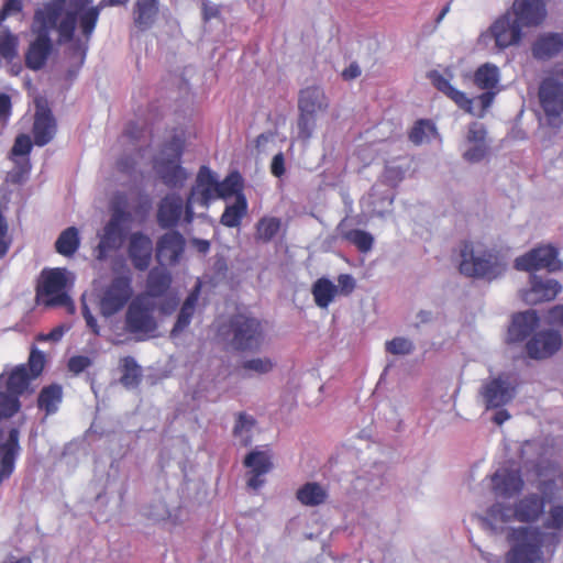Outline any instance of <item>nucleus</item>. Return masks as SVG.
I'll return each instance as SVG.
<instances>
[{
    "mask_svg": "<svg viewBox=\"0 0 563 563\" xmlns=\"http://www.w3.org/2000/svg\"><path fill=\"white\" fill-rule=\"evenodd\" d=\"M185 246L186 240L179 232H166L156 242V261L163 266H174L179 263Z\"/></svg>",
    "mask_w": 563,
    "mask_h": 563,
    "instance_id": "15",
    "label": "nucleus"
},
{
    "mask_svg": "<svg viewBox=\"0 0 563 563\" xmlns=\"http://www.w3.org/2000/svg\"><path fill=\"white\" fill-rule=\"evenodd\" d=\"M155 309V302L147 296H139L132 300L124 318L126 332L136 335L139 340H144L153 334L157 330Z\"/></svg>",
    "mask_w": 563,
    "mask_h": 563,
    "instance_id": "7",
    "label": "nucleus"
},
{
    "mask_svg": "<svg viewBox=\"0 0 563 563\" xmlns=\"http://www.w3.org/2000/svg\"><path fill=\"white\" fill-rule=\"evenodd\" d=\"M91 363L92 362L88 356L75 355L69 358L67 366L71 373L78 375L86 368H88L91 365Z\"/></svg>",
    "mask_w": 563,
    "mask_h": 563,
    "instance_id": "56",
    "label": "nucleus"
},
{
    "mask_svg": "<svg viewBox=\"0 0 563 563\" xmlns=\"http://www.w3.org/2000/svg\"><path fill=\"white\" fill-rule=\"evenodd\" d=\"M548 528L562 529L563 528V506H553L549 512Z\"/></svg>",
    "mask_w": 563,
    "mask_h": 563,
    "instance_id": "59",
    "label": "nucleus"
},
{
    "mask_svg": "<svg viewBox=\"0 0 563 563\" xmlns=\"http://www.w3.org/2000/svg\"><path fill=\"white\" fill-rule=\"evenodd\" d=\"M184 147V137L181 135H173L172 139L165 143L163 152H169L174 158H181Z\"/></svg>",
    "mask_w": 563,
    "mask_h": 563,
    "instance_id": "54",
    "label": "nucleus"
},
{
    "mask_svg": "<svg viewBox=\"0 0 563 563\" xmlns=\"http://www.w3.org/2000/svg\"><path fill=\"white\" fill-rule=\"evenodd\" d=\"M522 38V29L511 16L510 11H506L497 18L493 24L477 37L479 46H487L492 40L498 49H505L517 45Z\"/></svg>",
    "mask_w": 563,
    "mask_h": 563,
    "instance_id": "9",
    "label": "nucleus"
},
{
    "mask_svg": "<svg viewBox=\"0 0 563 563\" xmlns=\"http://www.w3.org/2000/svg\"><path fill=\"white\" fill-rule=\"evenodd\" d=\"M486 129L484 124L472 122L468 125L466 140L471 144H486Z\"/></svg>",
    "mask_w": 563,
    "mask_h": 563,
    "instance_id": "52",
    "label": "nucleus"
},
{
    "mask_svg": "<svg viewBox=\"0 0 563 563\" xmlns=\"http://www.w3.org/2000/svg\"><path fill=\"white\" fill-rule=\"evenodd\" d=\"M128 255L136 271L145 272L152 262L153 242L143 232H134L129 238Z\"/></svg>",
    "mask_w": 563,
    "mask_h": 563,
    "instance_id": "19",
    "label": "nucleus"
},
{
    "mask_svg": "<svg viewBox=\"0 0 563 563\" xmlns=\"http://www.w3.org/2000/svg\"><path fill=\"white\" fill-rule=\"evenodd\" d=\"M341 238L353 244L361 253H368L374 245V236L369 232L360 229L343 231Z\"/></svg>",
    "mask_w": 563,
    "mask_h": 563,
    "instance_id": "40",
    "label": "nucleus"
},
{
    "mask_svg": "<svg viewBox=\"0 0 563 563\" xmlns=\"http://www.w3.org/2000/svg\"><path fill=\"white\" fill-rule=\"evenodd\" d=\"M486 409H497L509 404L515 397V387L501 376L485 382L479 390Z\"/></svg>",
    "mask_w": 563,
    "mask_h": 563,
    "instance_id": "17",
    "label": "nucleus"
},
{
    "mask_svg": "<svg viewBox=\"0 0 563 563\" xmlns=\"http://www.w3.org/2000/svg\"><path fill=\"white\" fill-rule=\"evenodd\" d=\"M275 366V363L269 357H257L247 360L242 363V368L245 371H252L257 374H267Z\"/></svg>",
    "mask_w": 563,
    "mask_h": 563,
    "instance_id": "49",
    "label": "nucleus"
},
{
    "mask_svg": "<svg viewBox=\"0 0 563 563\" xmlns=\"http://www.w3.org/2000/svg\"><path fill=\"white\" fill-rule=\"evenodd\" d=\"M217 178L214 173L206 165H202L197 174L196 184L191 188L186 200V222L194 220V203L198 201L200 205L208 207L216 199Z\"/></svg>",
    "mask_w": 563,
    "mask_h": 563,
    "instance_id": "10",
    "label": "nucleus"
},
{
    "mask_svg": "<svg viewBox=\"0 0 563 563\" xmlns=\"http://www.w3.org/2000/svg\"><path fill=\"white\" fill-rule=\"evenodd\" d=\"M99 312L104 318H110L120 312L133 296L132 277L120 275L109 283L93 288Z\"/></svg>",
    "mask_w": 563,
    "mask_h": 563,
    "instance_id": "4",
    "label": "nucleus"
},
{
    "mask_svg": "<svg viewBox=\"0 0 563 563\" xmlns=\"http://www.w3.org/2000/svg\"><path fill=\"white\" fill-rule=\"evenodd\" d=\"M489 516L496 521L506 523L515 519V508L498 503L492 506Z\"/></svg>",
    "mask_w": 563,
    "mask_h": 563,
    "instance_id": "51",
    "label": "nucleus"
},
{
    "mask_svg": "<svg viewBox=\"0 0 563 563\" xmlns=\"http://www.w3.org/2000/svg\"><path fill=\"white\" fill-rule=\"evenodd\" d=\"M340 292L342 295H350L355 288V279L350 274H341L338 277Z\"/></svg>",
    "mask_w": 563,
    "mask_h": 563,
    "instance_id": "61",
    "label": "nucleus"
},
{
    "mask_svg": "<svg viewBox=\"0 0 563 563\" xmlns=\"http://www.w3.org/2000/svg\"><path fill=\"white\" fill-rule=\"evenodd\" d=\"M561 346L562 336L558 331L542 330L526 342V352L530 358L541 361L553 356Z\"/></svg>",
    "mask_w": 563,
    "mask_h": 563,
    "instance_id": "14",
    "label": "nucleus"
},
{
    "mask_svg": "<svg viewBox=\"0 0 563 563\" xmlns=\"http://www.w3.org/2000/svg\"><path fill=\"white\" fill-rule=\"evenodd\" d=\"M545 500L538 494H530L521 498L515 505V519L532 523L539 520L544 512Z\"/></svg>",
    "mask_w": 563,
    "mask_h": 563,
    "instance_id": "27",
    "label": "nucleus"
},
{
    "mask_svg": "<svg viewBox=\"0 0 563 563\" xmlns=\"http://www.w3.org/2000/svg\"><path fill=\"white\" fill-rule=\"evenodd\" d=\"M538 95L548 123L559 126L563 113V84L551 77L544 78L540 84Z\"/></svg>",
    "mask_w": 563,
    "mask_h": 563,
    "instance_id": "13",
    "label": "nucleus"
},
{
    "mask_svg": "<svg viewBox=\"0 0 563 563\" xmlns=\"http://www.w3.org/2000/svg\"><path fill=\"white\" fill-rule=\"evenodd\" d=\"M63 387L59 384L53 383L44 386L37 396V407L46 416L54 415L63 401Z\"/></svg>",
    "mask_w": 563,
    "mask_h": 563,
    "instance_id": "32",
    "label": "nucleus"
},
{
    "mask_svg": "<svg viewBox=\"0 0 563 563\" xmlns=\"http://www.w3.org/2000/svg\"><path fill=\"white\" fill-rule=\"evenodd\" d=\"M136 162L130 155L122 156L117 162V169L124 174H131L135 168Z\"/></svg>",
    "mask_w": 563,
    "mask_h": 563,
    "instance_id": "64",
    "label": "nucleus"
},
{
    "mask_svg": "<svg viewBox=\"0 0 563 563\" xmlns=\"http://www.w3.org/2000/svg\"><path fill=\"white\" fill-rule=\"evenodd\" d=\"M144 133V125H139L136 122H129L120 140L124 145L131 144L134 146L135 150L140 151L137 143L141 140V137H143Z\"/></svg>",
    "mask_w": 563,
    "mask_h": 563,
    "instance_id": "47",
    "label": "nucleus"
},
{
    "mask_svg": "<svg viewBox=\"0 0 563 563\" xmlns=\"http://www.w3.org/2000/svg\"><path fill=\"white\" fill-rule=\"evenodd\" d=\"M200 295V285L198 284L187 296L181 308L179 310L177 320L172 329V336H176L181 333L191 322V319L196 311Z\"/></svg>",
    "mask_w": 563,
    "mask_h": 563,
    "instance_id": "30",
    "label": "nucleus"
},
{
    "mask_svg": "<svg viewBox=\"0 0 563 563\" xmlns=\"http://www.w3.org/2000/svg\"><path fill=\"white\" fill-rule=\"evenodd\" d=\"M129 0H101L92 7V0H51L37 9L34 22L38 24L36 38L30 44L25 54V65L33 70L41 69L52 52L49 32L57 30L62 42L74 38L77 23L86 40L95 31L101 10L106 5H123Z\"/></svg>",
    "mask_w": 563,
    "mask_h": 563,
    "instance_id": "1",
    "label": "nucleus"
},
{
    "mask_svg": "<svg viewBox=\"0 0 563 563\" xmlns=\"http://www.w3.org/2000/svg\"><path fill=\"white\" fill-rule=\"evenodd\" d=\"M19 439V429L11 428L5 441L0 444V485L14 472L15 461L21 451Z\"/></svg>",
    "mask_w": 563,
    "mask_h": 563,
    "instance_id": "23",
    "label": "nucleus"
},
{
    "mask_svg": "<svg viewBox=\"0 0 563 563\" xmlns=\"http://www.w3.org/2000/svg\"><path fill=\"white\" fill-rule=\"evenodd\" d=\"M460 255V272L468 277L494 279L505 269V267L497 261V257L490 253L484 254L483 256H476L474 254V246L468 241H464L462 243Z\"/></svg>",
    "mask_w": 563,
    "mask_h": 563,
    "instance_id": "8",
    "label": "nucleus"
},
{
    "mask_svg": "<svg viewBox=\"0 0 563 563\" xmlns=\"http://www.w3.org/2000/svg\"><path fill=\"white\" fill-rule=\"evenodd\" d=\"M22 0H4L0 10V24L9 16L22 12Z\"/></svg>",
    "mask_w": 563,
    "mask_h": 563,
    "instance_id": "55",
    "label": "nucleus"
},
{
    "mask_svg": "<svg viewBox=\"0 0 563 563\" xmlns=\"http://www.w3.org/2000/svg\"><path fill=\"white\" fill-rule=\"evenodd\" d=\"M329 108L328 98L322 88L318 86L306 87L298 97V137L307 141L312 136L317 126L318 114Z\"/></svg>",
    "mask_w": 563,
    "mask_h": 563,
    "instance_id": "5",
    "label": "nucleus"
},
{
    "mask_svg": "<svg viewBox=\"0 0 563 563\" xmlns=\"http://www.w3.org/2000/svg\"><path fill=\"white\" fill-rule=\"evenodd\" d=\"M56 133V121L48 108L37 107L34 123H33V137L34 144L44 146L48 144Z\"/></svg>",
    "mask_w": 563,
    "mask_h": 563,
    "instance_id": "25",
    "label": "nucleus"
},
{
    "mask_svg": "<svg viewBox=\"0 0 563 563\" xmlns=\"http://www.w3.org/2000/svg\"><path fill=\"white\" fill-rule=\"evenodd\" d=\"M515 268L522 272H536L548 269L556 272L563 268L558 260V250L552 245H539L515 260Z\"/></svg>",
    "mask_w": 563,
    "mask_h": 563,
    "instance_id": "12",
    "label": "nucleus"
},
{
    "mask_svg": "<svg viewBox=\"0 0 563 563\" xmlns=\"http://www.w3.org/2000/svg\"><path fill=\"white\" fill-rule=\"evenodd\" d=\"M548 323L553 327H563V305H556L548 311Z\"/></svg>",
    "mask_w": 563,
    "mask_h": 563,
    "instance_id": "62",
    "label": "nucleus"
},
{
    "mask_svg": "<svg viewBox=\"0 0 563 563\" xmlns=\"http://www.w3.org/2000/svg\"><path fill=\"white\" fill-rule=\"evenodd\" d=\"M434 131L435 128L430 120L420 119L411 128L408 137L410 142H412L413 144L420 145L428 137L429 133H432Z\"/></svg>",
    "mask_w": 563,
    "mask_h": 563,
    "instance_id": "44",
    "label": "nucleus"
},
{
    "mask_svg": "<svg viewBox=\"0 0 563 563\" xmlns=\"http://www.w3.org/2000/svg\"><path fill=\"white\" fill-rule=\"evenodd\" d=\"M247 213V200L245 195H239L234 203L225 207L220 223L227 228H236Z\"/></svg>",
    "mask_w": 563,
    "mask_h": 563,
    "instance_id": "34",
    "label": "nucleus"
},
{
    "mask_svg": "<svg viewBox=\"0 0 563 563\" xmlns=\"http://www.w3.org/2000/svg\"><path fill=\"white\" fill-rule=\"evenodd\" d=\"M243 194V179L239 172L230 173L222 181L217 180L216 199L235 198Z\"/></svg>",
    "mask_w": 563,
    "mask_h": 563,
    "instance_id": "39",
    "label": "nucleus"
},
{
    "mask_svg": "<svg viewBox=\"0 0 563 563\" xmlns=\"http://www.w3.org/2000/svg\"><path fill=\"white\" fill-rule=\"evenodd\" d=\"M510 544L505 553V563H544V534L538 527L521 526L507 532Z\"/></svg>",
    "mask_w": 563,
    "mask_h": 563,
    "instance_id": "2",
    "label": "nucleus"
},
{
    "mask_svg": "<svg viewBox=\"0 0 563 563\" xmlns=\"http://www.w3.org/2000/svg\"><path fill=\"white\" fill-rule=\"evenodd\" d=\"M18 54V37L10 32L0 33V56L12 60Z\"/></svg>",
    "mask_w": 563,
    "mask_h": 563,
    "instance_id": "46",
    "label": "nucleus"
},
{
    "mask_svg": "<svg viewBox=\"0 0 563 563\" xmlns=\"http://www.w3.org/2000/svg\"><path fill=\"white\" fill-rule=\"evenodd\" d=\"M508 11L521 29L538 26L547 18V7L542 0H515Z\"/></svg>",
    "mask_w": 563,
    "mask_h": 563,
    "instance_id": "18",
    "label": "nucleus"
},
{
    "mask_svg": "<svg viewBox=\"0 0 563 563\" xmlns=\"http://www.w3.org/2000/svg\"><path fill=\"white\" fill-rule=\"evenodd\" d=\"M122 375L120 382L123 386L137 387L141 383V368L132 356H125L121 360Z\"/></svg>",
    "mask_w": 563,
    "mask_h": 563,
    "instance_id": "41",
    "label": "nucleus"
},
{
    "mask_svg": "<svg viewBox=\"0 0 563 563\" xmlns=\"http://www.w3.org/2000/svg\"><path fill=\"white\" fill-rule=\"evenodd\" d=\"M67 278L62 268L44 269L36 287V297L46 307H67L75 311L74 302L66 292Z\"/></svg>",
    "mask_w": 563,
    "mask_h": 563,
    "instance_id": "6",
    "label": "nucleus"
},
{
    "mask_svg": "<svg viewBox=\"0 0 563 563\" xmlns=\"http://www.w3.org/2000/svg\"><path fill=\"white\" fill-rule=\"evenodd\" d=\"M311 292L319 308H328L339 289L330 279L321 277L313 283Z\"/></svg>",
    "mask_w": 563,
    "mask_h": 563,
    "instance_id": "36",
    "label": "nucleus"
},
{
    "mask_svg": "<svg viewBox=\"0 0 563 563\" xmlns=\"http://www.w3.org/2000/svg\"><path fill=\"white\" fill-rule=\"evenodd\" d=\"M45 366V355L37 349H33L29 356L27 371L32 378L40 376Z\"/></svg>",
    "mask_w": 563,
    "mask_h": 563,
    "instance_id": "50",
    "label": "nucleus"
},
{
    "mask_svg": "<svg viewBox=\"0 0 563 563\" xmlns=\"http://www.w3.org/2000/svg\"><path fill=\"white\" fill-rule=\"evenodd\" d=\"M80 245L78 230L75 227L65 229L55 242V250L63 256H73Z\"/></svg>",
    "mask_w": 563,
    "mask_h": 563,
    "instance_id": "38",
    "label": "nucleus"
},
{
    "mask_svg": "<svg viewBox=\"0 0 563 563\" xmlns=\"http://www.w3.org/2000/svg\"><path fill=\"white\" fill-rule=\"evenodd\" d=\"M487 151L488 147L486 144H473V146L464 153V158L470 163H477L486 156Z\"/></svg>",
    "mask_w": 563,
    "mask_h": 563,
    "instance_id": "57",
    "label": "nucleus"
},
{
    "mask_svg": "<svg viewBox=\"0 0 563 563\" xmlns=\"http://www.w3.org/2000/svg\"><path fill=\"white\" fill-rule=\"evenodd\" d=\"M540 318L534 310L519 312L512 317L508 334L512 342H521L539 327Z\"/></svg>",
    "mask_w": 563,
    "mask_h": 563,
    "instance_id": "28",
    "label": "nucleus"
},
{
    "mask_svg": "<svg viewBox=\"0 0 563 563\" xmlns=\"http://www.w3.org/2000/svg\"><path fill=\"white\" fill-rule=\"evenodd\" d=\"M243 464L249 468L246 485L253 490L260 489L265 484L264 476L273 467L272 455L267 451L253 450L244 457Z\"/></svg>",
    "mask_w": 563,
    "mask_h": 563,
    "instance_id": "16",
    "label": "nucleus"
},
{
    "mask_svg": "<svg viewBox=\"0 0 563 563\" xmlns=\"http://www.w3.org/2000/svg\"><path fill=\"white\" fill-rule=\"evenodd\" d=\"M186 217V202L176 194L166 195L157 209V223L162 229H170L178 224L181 216Z\"/></svg>",
    "mask_w": 563,
    "mask_h": 563,
    "instance_id": "21",
    "label": "nucleus"
},
{
    "mask_svg": "<svg viewBox=\"0 0 563 563\" xmlns=\"http://www.w3.org/2000/svg\"><path fill=\"white\" fill-rule=\"evenodd\" d=\"M530 288L525 291L523 299L531 305L551 301L561 292V284L552 278H543L536 274L530 276Z\"/></svg>",
    "mask_w": 563,
    "mask_h": 563,
    "instance_id": "20",
    "label": "nucleus"
},
{
    "mask_svg": "<svg viewBox=\"0 0 563 563\" xmlns=\"http://www.w3.org/2000/svg\"><path fill=\"white\" fill-rule=\"evenodd\" d=\"M271 172L275 177H282L285 174V157L283 153L274 155L271 164Z\"/></svg>",
    "mask_w": 563,
    "mask_h": 563,
    "instance_id": "63",
    "label": "nucleus"
},
{
    "mask_svg": "<svg viewBox=\"0 0 563 563\" xmlns=\"http://www.w3.org/2000/svg\"><path fill=\"white\" fill-rule=\"evenodd\" d=\"M494 492L503 497H512L523 488V479L519 471L498 470L492 477Z\"/></svg>",
    "mask_w": 563,
    "mask_h": 563,
    "instance_id": "26",
    "label": "nucleus"
},
{
    "mask_svg": "<svg viewBox=\"0 0 563 563\" xmlns=\"http://www.w3.org/2000/svg\"><path fill=\"white\" fill-rule=\"evenodd\" d=\"M563 48V36L550 33L540 36L532 44V54L537 59H549L559 54Z\"/></svg>",
    "mask_w": 563,
    "mask_h": 563,
    "instance_id": "31",
    "label": "nucleus"
},
{
    "mask_svg": "<svg viewBox=\"0 0 563 563\" xmlns=\"http://www.w3.org/2000/svg\"><path fill=\"white\" fill-rule=\"evenodd\" d=\"M159 12L158 0H136L133 9V19L140 30L153 26Z\"/></svg>",
    "mask_w": 563,
    "mask_h": 563,
    "instance_id": "29",
    "label": "nucleus"
},
{
    "mask_svg": "<svg viewBox=\"0 0 563 563\" xmlns=\"http://www.w3.org/2000/svg\"><path fill=\"white\" fill-rule=\"evenodd\" d=\"M129 218L130 213L123 209L118 208L113 210L110 220L102 230L99 243L96 247L97 260L104 261L110 252L121 247L124 239L122 223L128 221Z\"/></svg>",
    "mask_w": 563,
    "mask_h": 563,
    "instance_id": "11",
    "label": "nucleus"
},
{
    "mask_svg": "<svg viewBox=\"0 0 563 563\" xmlns=\"http://www.w3.org/2000/svg\"><path fill=\"white\" fill-rule=\"evenodd\" d=\"M172 283L170 274L161 268H153L150 271L146 280V295L147 297H161L169 288Z\"/></svg>",
    "mask_w": 563,
    "mask_h": 563,
    "instance_id": "35",
    "label": "nucleus"
},
{
    "mask_svg": "<svg viewBox=\"0 0 563 563\" xmlns=\"http://www.w3.org/2000/svg\"><path fill=\"white\" fill-rule=\"evenodd\" d=\"M181 158L162 157L154 162V169L168 188H180L188 178L186 169L180 165Z\"/></svg>",
    "mask_w": 563,
    "mask_h": 563,
    "instance_id": "24",
    "label": "nucleus"
},
{
    "mask_svg": "<svg viewBox=\"0 0 563 563\" xmlns=\"http://www.w3.org/2000/svg\"><path fill=\"white\" fill-rule=\"evenodd\" d=\"M18 394L7 391L0 393V413L2 417L10 418L14 416L21 407Z\"/></svg>",
    "mask_w": 563,
    "mask_h": 563,
    "instance_id": "45",
    "label": "nucleus"
},
{
    "mask_svg": "<svg viewBox=\"0 0 563 563\" xmlns=\"http://www.w3.org/2000/svg\"><path fill=\"white\" fill-rule=\"evenodd\" d=\"M499 82V69L493 64H484L474 73V84L482 90H495Z\"/></svg>",
    "mask_w": 563,
    "mask_h": 563,
    "instance_id": "37",
    "label": "nucleus"
},
{
    "mask_svg": "<svg viewBox=\"0 0 563 563\" xmlns=\"http://www.w3.org/2000/svg\"><path fill=\"white\" fill-rule=\"evenodd\" d=\"M280 220L275 217H264L256 224L255 239L264 243L269 242L279 231Z\"/></svg>",
    "mask_w": 563,
    "mask_h": 563,
    "instance_id": "43",
    "label": "nucleus"
},
{
    "mask_svg": "<svg viewBox=\"0 0 563 563\" xmlns=\"http://www.w3.org/2000/svg\"><path fill=\"white\" fill-rule=\"evenodd\" d=\"M385 347L386 351L393 355H408L415 349L413 343L409 339L402 336H397L387 341Z\"/></svg>",
    "mask_w": 563,
    "mask_h": 563,
    "instance_id": "48",
    "label": "nucleus"
},
{
    "mask_svg": "<svg viewBox=\"0 0 563 563\" xmlns=\"http://www.w3.org/2000/svg\"><path fill=\"white\" fill-rule=\"evenodd\" d=\"M427 77L440 92L451 99L460 109L470 114H474L473 99L451 85L450 80L452 75L445 77L439 70L433 69L428 73Z\"/></svg>",
    "mask_w": 563,
    "mask_h": 563,
    "instance_id": "22",
    "label": "nucleus"
},
{
    "mask_svg": "<svg viewBox=\"0 0 563 563\" xmlns=\"http://www.w3.org/2000/svg\"><path fill=\"white\" fill-rule=\"evenodd\" d=\"M255 424V420L247 415L240 412L234 426V434L241 435L244 430L250 431Z\"/></svg>",
    "mask_w": 563,
    "mask_h": 563,
    "instance_id": "60",
    "label": "nucleus"
},
{
    "mask_svg": "<svg viewBox=\"0 0 563 563\" xmlns=\"http://www.w3.org/2000/svg\"><path fill=\"white\" fill-rule=\"evenodd\" d=\"M81 313H82V317L86 321V324L87 327L95 333V334H99V325H98V322L96 320V318L93 317V314L91 313L87 302H86V295H82L81 297Z\"/></svg>",
    "mask_w": 563,
    "mask_h": 563,
    "instance_id": "58",
    "label": "nucleus"
},
{
    "mask_svg": "<svg viewBox=\"0 0 563 563\" xmlns=\"http://www.w3.org/2000/svg\"><path fill=\"white\" fill-rule=\"evenodd\" d=\"M32 150V141L27 134H20L16 136L14 144L11 148L12 156L29 155Z\"/></svg>",
    "mask_w": 563,
    "mask_h": 563,
    "instance_id": "53",
    "label": "nucleus"
},
{
    "mask_svg": "<svg viewBox=\"0 0 563 563\" xmlns=\"http://www.w3.org/2000/svg\"><path fill=\"white\" fill-rule=\"evenodd\" d=\"M32 379L25 365L15 367L8 377L7 389L13 394L22 395Z\"/></svg>",
    "mask_w": 563,
    "mask_h": 563,
    "instance_id": "42",
    "label": "nucleus"
},
{
    "mask_svg": "<svg viewBox=\"0 0 563 563\" xmlns=\"http://www.w3.org/2000/svg\"><path fill=\"white\" fill-rule=\"evenodd\" d=\"M221 333L234 351L251 353L262 349L266 336L263 322L246 313L231 316Z\"/></svg>",
    "mask_w": 563,
    "mask_h": 563,
    "instance_id": "3",
    "label": "nucleus"
},
{
    "mask_svg": "<svg viewBox=\"0 0 563 563\" xmlns=\"http://www.w3.org/2000/svg\"><path fill=\"white\" fill-rule=\"evenodd\" d=\"M328 492L317 482H308L296 492L297 500L307 507H317L328 499Z\"/></svg>",
    "mask_w": 563,
    "mask_h": 563,
    "instance_id": "33",
    "label": "nucleus"
}]
</instances>
